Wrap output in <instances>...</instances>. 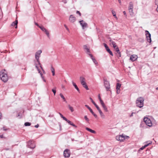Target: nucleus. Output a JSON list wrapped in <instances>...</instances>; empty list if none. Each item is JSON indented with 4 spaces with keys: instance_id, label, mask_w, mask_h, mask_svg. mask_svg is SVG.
<instances>
[{
    "instance_id": "6ab92c4d",
    "label": "nucleus",
    "mask_w": 158,
    "mask_h": 158,
    "mask_svg": "<svg viewBox=\"0 0 158 158\" xmlns=\"http://www.w3.org/2000/svg\"><path fill=\"white\" fill-rule=\"evenodd\" d=\"M133 5L132 2H129V6H128V9H133Z\"/></svg>"
},
{
    "instance_id": "4468645a",
    "label": "nucleus",
    "mask_w": 158,
    "mask_h": 158,
    "mask_svg": "<svg viewBox=\"0 0 158 158\" xmlns=\"http://www.w3.org/2000/svg\"><path fill=\"white\" fill-rule=\"evenodd\" d=\"M83 48L85 50H86V52L87 54H89L90 53V51L89 48H88L87 45H84L83 46Z\"/></svg>"
},
{
    "instance_id": "dca6fc26",
    "label": "nucleus",
    "mask_w": 158,
    "mask_h": 158,
    "mask_svg": "<svg viewBox=\"0 0 158 158\" xmlns=\"http://www.w3.org/2000/svg\"><path fill=\"white\" fill-rule=\"evenodd\" d=\"M18 23V22L17 20H16L15 21L13 22L11 24V25L13 26H15V28H17V24Z\"/></svg>"
},
{
    "instance_id": "393cba45",
    "label": "nucleus",
    "mask_w": 158,
    "mask_h": 158,
    "mask_svg": "<svg viewBox=\"0 0 158 158\" xmlns=\"http://www.w3.org/2000/svg\"><path fill=\"white\" fill-rule=\"evenodd\" d=\"M121 84L119 83H117L116 84V89H120V88L121 87Z\"/></svg>"
},
{
    "instance_id": "c85d7f7f",
    "label": "nucleus",
    "mask_w": 158,
    "mask_h": 158,
    "mask_svg": "<svg viewBox=\"0 0 158 158\" xmlns=\"http://www.w3.org/2000/svg\"><path fill=\"white\" fill-rule=\"evenodd\" d=\"M39 28L43 31H46V29L44 28L43 26H40Z\"/></svg>"
},
{
    "instance_id": "cd10ccee",
    "label": "nucleus",
    "mask_w": 158,
    "mask_h": 158,
    "mask_svg": "<svg viewBox=\"0 0 158 158\" xmlns=\"http://www.w3.org/2000/svg\"><path fill=\"white\" fill-rule=\"evenodd\" d=\"M85 88L86 90H88L89 89V88H88V86L86 84V83H85L84 85H82Z\"/></svg>"
},
{
    "instance_id": "4be33fe9",
    "label": "nucleus",
    "mask_w": 158,
    "mask_h": 158,
    "mask_svg": "<svg viewBox=\"0 0 158 158\" xmlns=\"http://www.w3.org/2000/svg\"><path fill=\"white\" fill-rule=\"evenodd\" d=\"M128 10L130 15L131 16H133L134 14L133 9H129Z\"/></svg>"
},
{
    "instance_id": "39448f33",
    "label": "nucleus",
    "mask_w": 158,
    "mask_h": 158,
    "mask_svg": "<svg viewBox=\"0 0 158 158\" xmlns=\"http://www.w3.org/2000/svg\"><path fill=\"white\" fill-rule=\"evenodd\" d=\"M27 146L28 148L33 149L35 147V142L33 140H30L27 143Z\"/></svg>"
},
{
    "instance_id": "a19ab883",
    "label": "nucleus",
    "mask_w": 158,
    "mask_h": 158,
    "mask_svg": "<svg viewBox=\"0 0 158 158\" xmlns=\"http://www.w3.org/2000/svg\"><path fill=\"white\" fill-rule=\"evenodd\" d=\"M88 54L90 56L91 58L92 59V60H93V59H94V58L92 54L90 53Z\"/></svg>"
},
{
    "instance_id": "37998d69",
    "label": "nucleus",
    "mask_w": 158,
    "mask_h": 158,
    "mask_svg": "<svg viewBox=\"0 0 158 158\" xmlns=\"http://www.w3.org/2000/svg\"><path fill=\"white\" fill-rule=\"evenodd\" d=\"M100 116H101V117L103 119H104L105 118V115H104V114H101L100 115Z\"/></svg>"
},
{
    "instance_id": "c03bdc74",
    "label": "nucleus",
    "mask_w": 158,
    "mask_h": 158,
    "mask_svg": "<svg viewBox=\"0 0 158 158\" xmlns=\"http://www.w3.org/2000/svg\"><path fill=\"white\" fill-rule=\"evenodd\" d=\"M64 27H65V28H66V29L69 32V29L68 28V27H67V26L65 25V24H64Z\"/></svg>"
},
{
    "instance_id": "e2e57ef3",
    "label": "nucleus",
    "mask_w": 158,
    "mask_h": 158,
    "mask_svg": "<svg viewBox=\"0 0 158 158\" xmlns=\"http://www.w3.org/2000/svg\"><path fill=\"white\" fill-rule=\"evenodd\" d=\"M135 114V113H134V112H132L131 114V115L130 116V117H132L133 116V114Z\"/></svg>"
},
{
    "instance_id": "bb28decb",
    "label": "nucleus",
    "mask_w": 158,
    "mask_h": 158,
    "mask_svg": "<svg viewBox=\"0 0 158 158\" xmlns=\"http://www.w3.org/2000/svg\"><path fill=\"white\" fill-rule=\"evenodd\" d=\"M80 82L85 81V78L83 77H80Z\"/></svg>"
},
{
    "instance_id": "b1692460",
    "label": "nucleus",
    "mask_w": 158,
    "mask_h": 158,
    "mask_svg": "<svg viewBox=\"0 0 158 158\" xmlns=\"http://www.w3.org/2000/svg\"><path fill=\"white\" fill-rule=\"evenodd\" d=\"M60 96L61 98H62L63 99V100L64 101V102H66L67 101L66 100V99L64 97V96H63V94L62 93H60Z\"/></svg>"
},
{
    "instance_id": "680f3d73",
    "label": "nucleus",
    "mask_w": 158,
    "mask_h": 158,
    "mask_svg": "<svg viewBox=\"0 0 158 158\" xmlns=\"http://www.w3.org/2000/svg\"><path fill=\"white\" fill-rule=\"evenodd\" d=\"M17 117H20L19 118H22L21 116H20L19 113L18 114V115H17Z\"/></svg>"
},
{
    "instance_id": "2eb2a0df",
    "label": "nucleus",
    "mask_w": 158,
    "mask_h": 158,
    "mask_svg": "<svg viewBox=\"0 0 158 158\" xmlns=\"http://www.w3.org/2000/svg\"><path fill=\"white\" fill-rule=\"evenodd\" d=\"M105 111L107 112L108 110L104 102L101 103Z\"/></svg>"
},
{
    "instance_id": "0eeeda50",
    "label": "nucleus",
    "mask_w": 158,
    "mask_h": 158,
    "mask_svg": "<svg viewBox=\"0 0 158 158\" xmlns=\"http://www.w3.org/2000/svg\"><path fill=\"white\" fill-rule=\"evenodd\" d=\"M146 33V38L147 39V40L148 42L150 43L151 42V35L149 33V32L146 30L145 31Z\"/></svg>"
},
{
    "instance_id": "f257e3e1",
    "label": "nucleus",
    "mask_w": 158,
    "mask_h": 158,
    "mask_svg": "<svg viewBox=\"0 0 158 158\" xmlns=\"http://www.w3.org/2000/svg\"><path fill=\"white\" fill-rule=\"evenodd\" d=\"M0 77L2 81L4 82H7L8 79L7 74L5 73L3 70L0 72Z\"/></svg>"
},
{
    "instance_id": "1a4fd4ad",
    "label": "nucleus",
    "mask_w": 158,
    "mask_h": 158,
    "mask_svg": "<svg viewBox=\"0 0 158 158\" xmlns=\"http://www.w3.org/2000/svg\"><path fill=\"white\" fill-rule=\"evenodd\" d=\"M104 45L106 48V51L112 56H113V54L111 51L110 50L107 45L105 44H103Z\"/></svg>"
},
{
    "instance_id": "603ef678",
    "label": "nucleus",
    "mask_w": 158,
    "mask_h": 158,
    "mask_svg": "<svg viewBox=\"0 0 158 158\" xmlns=\"http://www.w3.org/2000/svg\"><path fill=\"white\" fill-rule=\"evenodd\" d=\"M58 114H60V116L61 117V118H63L64 116H63V115L61 113H60V112H59Z\"/></svg>"
},
{
    "instance_id": "5701e85b",
    "label": "nucleus",
    "mask_w": 158,
    "mask_h": 158,
    "mask_svg": "<svg viewBox=\"0 0 158 158\" xmlns=\"http://www.w3.org/2000/svg\"><path fill=\"white\" fill-rule=\"evenodd\" d=\"M68 106L69 108V109L72 112H73L74 111V110L73 109V107L72 106H70V105H68Z\"/></svg>"
},
{
    "instance_id": "864d4df0",
    "label": "nucleus",
    "mask_w": 158,
    "mask_h": 158,
    "mask_svg": "<svg viewBox=\"0 0 158 158\" xmlns=\"http://www.w3.org/2000/svg\"><path fill=\"white\" fill-rule=\"evenodd\" d=\"M109 39H110L109 41H110L112 43V44L113 43V42H114L111 39V38H109Z\"/></svg>"
},
{
    "instance_id": "7ed1b4c3",
    "label": "nucleus",
    "mask_w": 158,
    "mask_h": 158,
    "mask_svg": "<svg viewBox=\"0 0 158 158\" xmlns=\"http://www.w3.org/2000/svg\"><path fill=\"white\" fill-rule=\"evenodd\" d=\"M129 137L127 136H125L124 135H117L116 137V139L118 141H123L125 139H128Z\"/></svg>"
},
{
    "instance_id": "8fccbe9b",
    "label": "nucleus",
    "mask_w": 158,
    "mask_h": 158,
    "mask_svg": "<svg viewBox=\"0 0 158 158\" xmlns=\"http://www.w3.org/2000/svg\"><path fill=\"white\" fill-rule=\"evenodd\" d=\"M64 120L66 121V122L68 121V119H67L64 116L63 118H62Z\"/></svg>"
},
{
    "instance_id": "09e8293b",
    "label": "nucleus",
    "mask_w": 158,
    "mask_h": 158,
    "mask_svg": "<svg viewBox=\"0 0 158 158\" xmlns=\"http://www.w3.org/2000/svg\"><path fill=\"white\" fill-rule=\"evenodd\" d=\"M70 125L71 126H73L74 127H77V126L76 125H75V124H74L72 123L71 124H70Z\"/></svg>"
},
{
    "instance_id": "72a5a7b5",
    "label": "nucleus",
    "mask_w": 158,
    "mask_h": 158,
    "mask_svg": "<svg viewBox=\"0 0 158 158\" xmlns=\"http://www.w3.org/2000/svg\"><path fill=\"white\" fill-rule=\"evenodd\" d=\"M112 44L113 45V47L115 49L117 47V46L116 43L114 42Z\"/></svg>"
},
{
    "instance_id": "7c9ffc66",
    "label": "nucleus",
    "mask_w": 158,
    "mask_h": 158,
    "mask_svg": "<svg viewBox=\"0 0 158 158\" xmlns=\"http://www.w3.org/2000/svg\"><path fill=\"white\" fill-rule=\"evenodd\" d=\"M56 87H55L54 88V89H52V91L53 92L54 95H55V94H56Z\"/></svg>"
},
{
    "instance_id": "3c124183",
    "label": "nucleus",
    "mask_w": 158,
    "mask_h": 158,
    "mask_svg": "<svg viewBox=\"0 0 158 158\" xmlns=\"http://www.w3.org/2000/svg\"><path fill=\"white\" fill-rule=\"evenodd\" d=\"M116 93L117 94H118L120 93V89H116Z\"/></svg>"
},
{
    "instance_id": "a18cd8bd",
    "label": "nucleus",
    "mask_w": 158,
    "mask_h": 158,
    "mask_svg": "<svg viewBox=\"0 0 158 158\" xmlns=\"http://www.w3.org/2000/svg\"><path fill=\"white\" fill-rule=\"evenodd\" d=\"M76 14H78L80 16H81V14L80 12V11H76Z\"/></svg>"
},
{
    "instance_id": "ddd939ff",
    "label": "nucleus",
    "mask_w": 158,
    "mask_h": 158,
    "mask_svg": "<svg viewBox=\"0 0 158 158\" xmlns=\"http://www.w3.org/2000/svg\"><path fill=\"white\" fill-rule=\"evenodd\" d=\"M138 57L137 55H131L130 57V59L132 61H135L137 59Z\"/></svg>"
},
{
    "instance_id": "6e6d98bb",
    "label": "nucleus",
    "mask_w": 158,
    "mask_h": 158,
    "mask_svg": "<svg viewBox=\"0 0 158 158\" xmlns=\"http://www.w3.org/2000/svg\"><path fill=\"white\" fill-rule=\"evenodd\" d=\"M98 112H99V113L100 115L103 114L101 110L99 111Z\"/></svg>"
},
{
    "instance_id": "a211bd4d",
    "label": "nucleus",
    "mask_w": 158,
    "mask_h": 158,
    "mask_svg": "<svg viewBox=\"0 0 158 158\" xmlns=\"http://www.w3.org/2000/svg\"><path fill=\"white\" fill-rule=\"evenodd\" d=\"M152 143V142H149V143L147 144H145L144 145L143 147H142L141 148L139 149L140 150H143L145 147H147L149 145V144H151Z\"/></svg>"
},
{
    "instance_id": "de8ad7c7",
    "label": "nucleus",
    "mask_w": 158,
    "mask_h": 158,
    "mask_svg": "<svg viewBox=\"0 0 158 158\" xmlns=\"http://www.w3.org/2000/svg\"><path fill=\"white\" fill-rule=\"evenodd\" d=\"M70 125L71 126H73L74 127H77V126L76 125H75V124H74L72 123L71 124H70Z\"/></svg>"
},
{
    "instance_id": "c9c22d12",
    "label": "nucleus",
    "mask_w": 158,
    "mask_h": 158,
    "mask_svg": "<svg viewBox=\"0 0 158 158\" xmlns=\"http://www.w3.org/2000/svg\"><path fill=\"white\" fill-rule=\"evenodd\" d=\"M98 98L99 99V101H100V102L101 103L103 102V101L102 100V99H101V98L100 94H99V95L98 96Z\"/></svg>"
},
{
    "instance_id": "aec40b11",
    "label": "nucleus",
    "mask_w": 158,
    "mask_h": 158,
    "mask_svg": "<svg viewBox=\"0 0 158 158\" xmlns=\"http://www.w3.org/2000/svg\"><path fill=\"white\" fill-rule=\"evenodd\" d=\"M73 86L77 90V91L78 92H79L80 91V90H79L77 86V85H76V84L73 82Z\"/></svg>"
},
{
    "instance_id": "0e129e2a",
    "label": "nucleus",
    "mask_w": 158,
    "mask_h": 158,
    "mask_svg": "<svg viewBox=\"0 0 158 158\" xmlns=\"http://www.w3.org/2000/svg\"><path fill=\"white\" fill-rule=\"evenodd\" d=\"M59 126H60V131H61V124L60 123H59Z\"/></svg>"
},
{
    "instance_id": "4d7b16f0",
    "label": "nucleus",
    "mask_w": 158,
    "mask_h": 158,
    "mask_svg": "<svg viewBox=\"0 0 158 158\" xmlns=\"http://www.w3.org/2000/svg\"><path fill=\"white\" fill-rule=\"evenodd\" d=\"M35 24L39 27L40 26L37 23L35 22Z\"/></svg>"
},
{
    "instance_id": "412c9836",
    "label": "nucleus",
    "mask_w": 158,
    "mask_h": 158,
    "mask_svg": "<svg viewBox=\"0 0 158 158\" xmlns=\"http://www.w3.org/2000/svg\"><path fill=\"white\" fill-rule=\"evenodd\" d=\"M115 49L116 51L118 54L119 56L120 57L121 56V54L118 48V47H117V48H115Z\"/></svg>"
},
{
    "instance_id": "f704fd0d",
    "label": "nucleus",
    "mask_w": 158,
    "mask_h": 158,
    "mask_svg": "<svg viewBox=\"0 0 158 158\" xmlns=\"http://www.w3.org/2000/svg\"><path fill=\"white\" fill-rule=\"evenodd\" d=\"M45 34L47 35L48 37L49 38V33L48 31L46 30V31H44Z\"/></svg>"
},
{
    "instance_id": "79ce46f5",
    "label": "nucleus",
    "mask_w": 158,
    "mask_h": 158,
    "mask_svg": "<svg viewBox=\"0 0 158 158\" xmlns=\"http://www.w3.org/2000/svg\"><path fill=\"white\" fill-rule=\"evenodd\" d=\"M91 113L95 118H97V115L95 114L93 111Z\"/></svg>"
},
{
    "instance_id": "9d476101",
    "label": "nucleus",
    "mask_w": 158,
    "mask_h": 158,
    "mask_svg": "<svg viewBox=\"0 0 158 158\" xmlns=\"http://www.w3.org/2000/svg\"><path fill=\"white\" fill-rule=\"evenodd\" d=\"M79 23L81 26L82 27L83 29H84L85 27H87V23L85 22L83 20L80 21H79Z\"/></svg>"
},
{
    "instance_id": "473e14b6",
    "label": "nucleus",
    "mask_w": 158,
    "mask_h": 158,
    "mask_svg": "<svg viewBox=\"0 0 158 158\" xmlns=\"http://www.w3.org/2000/svg\"><path fill=\"white\" fill-rule=\"evenodd\" d=\"M84 118L85 119V120L87 121V122L88 123L89 122V119L87 118V116L86 115H85L84 116Z\"/></svg>"
},
{
    "instance_id": "49530a36",
    "label": "nucleus",
    "mask_w": 158,
    "mask_h": 158,
    "mask_svg": "<svg viewBox=\"0 0 158 158\" xmlns=\"http://www.w3.org/2000/svg\"><path fill=\"white\" fill-rule=\"evenodd\" d=\"M36 60H37V62L38 63V64L39 65H40H40H41V64H40V61L39 59H37Z\"/></svg>"
},
{
    "instance_id": "bf43d9fd",
    "label": "nucleus",
    "mask_w": 158,
    "mask_h": 158,
    "mask_svg": "<svg viewBox=\"0 0 158 158\" xmlns=\"http://www.w3.org/2000/svg\"><path fill=\"white\" fill-rule=\"evenodd\" d=\"M81 83L82 85H84V84L86 83L85 82V81H82L81 82Z\"/></svg>"
},
{
    "instance_id": "2f4dec72",
    "label": "nucleus",
    "mask_w": 158,
    "mask_h": 158,
    "mask_svg": "<svg viewBox=\"0 0 158 158\" xmlns=\"http://www.w3.org/2000/svg\"><path fill=\"white\" fill-rule=\"evenodd\" d=\"M92 60L96 66L98 65V63L95 58L94 59H93Z\"/></svg>"
},
{
    "instance_id": "f8f14e48",
    "label": "nucleus",
    "mask_w": 158,
    "mask_h": 158,
    "mask_svg": "<svg viewBox=\"0 0 158 158\" xmlns=\"http://www.w3.org/2000/svg\"><path fill=\"white\" fill-rule=\"evenodd\" d=\"M76 20V18L72 15L70 16L69 20L71 23H74Z\"/></svg>"
},
{
    "instance_id": "f03ea898",
    "label": "nucleus",
    "mask_w": 158,
    "mask_h": 158,
    "mask_svg": "<svg viewBox=\"0 0 158 158\" xmlns=\"http://www.w3.org/2000/svg\"><path fill=\"white\" fill-rule=\"evenodd\" d=\"M144 98L142 97H140L137 98L136 102V106L140 108L143 107L144 105Z\"/></svg>"
},
{
    "instance_id": "13d9d810",
    "label": "nucleus",
    "mask_w": 158,
    "mask_h": 158,
    "mask_svg": "<svg viewBox=\"0 0 158 158\" xmlns=\"http://www.w3.org/2000/svg\"><path fill=\"white\" fill-rule=\"evenodd\" d=\"M67 122L70 125V124H71L72 122L69 121V120H68V121H67Z\"/></svg>"
},
{
    "instance_id": "e433bc0d",
    "label": "nucleus",
    "mask_w": 158,
    "mask_h": 158,
    "mask_svg": "<svg viewBox=\"0 0 158 158\" xmlns=\"http://www.w3.org/2000/svg\"><path fill=\"white\" fill-rule=\"evenodd\" d=\"M112 14L114 16V17L115 18H117L116 16V15L115 12L114 11H112Z\"/></svg>"
},
{
    "instance_id": "58836bf2",
    "label": "nucleus",
    "mask_w": 158,
    "mask_h": 158,
    "mask_svg": "<svg viewBox=\"0 0 158 158\" xmlns=\"http://www.w3.org/2000/svg\"><path fill=\"white\" fill-rule=\"evenodd\" d=\"M51 70L52 73H53V72H55V69L52 66H51Z\"/></svg>"
},
{
    "instance_id": "9b49d317",
    "label": "nucleus",
    "mask_w": 158,
    "mask_h": 158,
    "mask_svg": "<svg viewBox=\"0 0 158 158\" xmlns=\"http://www.w3.org/2000/svg\"><path fill=\"white\" fill-rule=\"evenodd\" d=\"M42 53V51L41 50H39L35 54V58L36 60L39 59L40 55Z\"/></svg>"
},
{
    "instance_id": "4c0bfd02",
    "label": "nucleus",
    "mask_w": 158,
    "mask_h": 158,
    "mask_svg": "<svg viewBox=\"0 0 158 158\" xmlns=\"http://www.w3.org/2000/svg\"><path fill=\"white\" fill-rule=\"evenodd\" d=\"M94 106L97 108V110H98V111L101 110V109H100V108L99 107V106L96 104Z\"/></svg>"
},
{
    "instance_id": "20e7f679",
    "label": "nucleus",
    "mask_w": 158,
    "mask_h": 158,
    "mask_svg": "<svg viewBox=\"0 0 158 158\" xmlns=\"http://www.w3.org/2000/svg\"><path fill=\"white\" fill-rule=\"evenodd\" d=\"M104 85L107 91H110V84L109 82L106 79H104Z\"/></svg>"
},
{
    "instance_id": "c756f323",
    "label": "nucleus",
    "mask_w": 158,
    "mask_h": 158,
    "mask_svg": "<svg viewBox=\"0 0 158 158\" xmlns=\"http://www.w3.org/2000/svg\"><path fill=\"white\" fill-rule=\"evenodd\" d=\"M31 125V123L29 122H27L25 123L24 125L25 126H30Z\"/></svg>"
},
{
    "instance_id": "ea45409f",
    "label": "nucleus",
    "mask_w": 158,
    "mask_h": 158,
    "mask_svg": "<svg viewBox=\"0 0 158 158\" xmlns=\"http://www.w3.org/2000/svg\"><path fill=\"white\" fill-rule=\"evenodd\" d=\"M90 99L91 100V102L93 104L95 105L96 104L95 102L91 98H90Z\"/></svg>"
},
{
    "instance_id": "774afa93",
    "label": "nucleus",
    "mask_w": 158,
    "mask_h": 158,
    "mask_svg": "<svg viewBox=\"0 0 158 158\" xmlns=\"http://www.w3.org/2000/svg\"><path fill=\"white\" fill-rule=\"evenodd\" d=\"M39 126V125L38 124H37L35 126V127L36 128H38Z\"/></svg>"
},
{
    "instance_id": "69168bd1",
    "label": "nucleus",
    "mask_w": 158,
    "mask_h": 158,
    "mask_svg": "<svg viewBox=\"0 0 158 158\" xmlns=\"http://www.w3.org/2000/svg\"><path fill=\"white\" fill-rule=\"evenodd\" d=\"M63 2L64 3H66L67 2V1L66 0H63Z\"/></svg>"
},
{
    "instance_id": "423d86ee",
    "label": "nucleus",
    "mask_w": 158,
    "mask_h": 158,
    "mask_svg": "<svg viewBox=\"0 0 158 158\" xmlns=\"http://www.w3.org/2000/svg\"><path fill=\"white\" fill-rule=\"evenodd\" d=\"M143 120L147 125L151 127L152 126V123L150 119L147 117H145L144 118Z\"/></svg>"
},
{
    "instance_id": "052dcab7",
    "label": "nucleus",
    "mask_w": 158,
    "mask_h": 158,
    "mask_svg": "<svg viewBox=\"0 0 158 158\" xmlns=\"http://www.w3.org/2000/svg\"><path fill=\"white\" fill-rule=\"evenodd\" d=\"M35 67L36 68V69H38V71H39V73H40V70L39 69L38 67L37 66V65H35Z\"/></svg>"
},
{
    "instance_id": "f3484780",
    "label": "nucleus",
    "mask_w": 158,
    "mask_h": 158,
    "mask_svg": "<svg viewBox=\"0 0 158 158\" xmlns=\"http://www.w3.org/2000/svg\"><path fill=\"white\" fill-rule=\"evenodd\" d=\"M85 129L86 130L88 131L91 132V133H94V134H95L96 133V132L94 131L93 130L89 128L88 127H86Z\"/></svg>"
},
{
    "instance_id": "5fc2aeb1",
    "label": "nucleus",
    "mask_w": 158,
    "mask_h": 158,
    "mask_svg": "<svg viewBox=\"0 0 158 158\" xmlns=\"http://www.w3.org/2000/svg\"><path fill=\"white\" fill-rule=\"evenodd\" d=\"M98 112H99V113L100 115L103 114L101 110L99 111Z\"/></svg>"
},
{
    "instance_id": "a878e982",
    "label": "nucleus",
    "mask_w": 158,
    "mask_h": 158,
    "mask_svg": "<svg viewBox=\"0 0 158 158\" xmlns=\"http://www.w3.org/2000/svg\"><path fill=\"white\" fill-rule=\"evenodd\" d=\"M85 106L90 111V112L92 113L93 111L92 109L87 105H85Z\"/></svg>"
},
{
    "instance_id": "338daca9",
    "label": "nucleus",
    "mask_w": 158,
    "mask_h": 158,
    "mask_svg": "<svg viewBox=\"0 0 158 158\" xmlns=\"http://www.w3.org/2000/svg\"><path fill=\"white\" fill-rule=\"evenodd\" d=\"M123 13L124 15H125V16H126L127 15H126V13L125 11H123Z\"/></svg>"
},
{
    "instance_id": "6e6552de",
    "label": "nucleus",
    "mask_w": 158,
    "mask_h": 158,
    "mask_svg": "<svg viewBox=\"0 0 158 158\" xmlns=\"http://www.w3.org/2000/svg\"><path fill=\"white\" fill-rule=\"evenodd\" d=\"M64 156L65 157H69L70 155V152L68 149H66L64 152Z\"/></svg>"
}]
</instances>
